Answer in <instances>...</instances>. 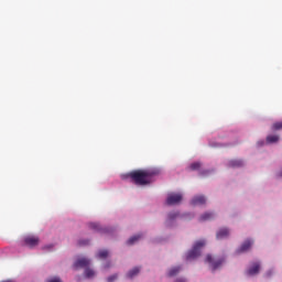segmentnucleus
Segmentation results:
<instances>
[{
	"mask_svg": "<svg viewBox=\"0 0 282 282\" xmlns=\"http://www.w3.org/2000/svg\"><path fill=\"white\" fill-rule=\"evenodd\" d=\"M206 246V240H198L194 243L192 250L187 252L186 260L191 261V259H197L199 254H202V248Z\"/></svg>",
	"mask_w": 282,
	"mask_h": 282,
	"instance_id": "f03ea898",
	"label": "nucleus"
},
{
	"mask_svg": "<svg viewBox=\"0 0 282 282\" xmlns=\"http://www.w3.org/2000/svg\"><path fill=\"white\" fill-rule=\"evenodd\" d=\"M199 169H202V163L199 162H194L189 165L191 171H199Z\"/></svg>",
	"mask_w": 282,
	"mask_h": 282,
	"instance_id": "6ab92c4d",
	"label": "nucleus"
},
{
	"mask_svg": "<svg viewBox=\"0 0 282 282\" xmlns=\"http://www.w3.org/2000/svg\"><path fill=\"white\" fill-rule=\"evenodd\" d=\"M254 241L247 239L243 241V243L240 246L239 249H237V254H241V252H248L253 246Z\"/></svg>",
	"mask_w": 282,
	"mask_h": 282,
	"instance_id": "0eeeda50",
	"label": "nucleus"
},
{
	"mask_svg": "<svg viewBox=\"0 0 282 282\" xmlns=\"http://www.w3.org/2000/svg\"><path fill=\"white\" fill-rule=\"evenodd\" d=\"M228 166L230 169H240V166H243V161H241V160H231V161H229Z\"/></svg>",
	"mask_w": 282,
	"mask_h": 282,
	"instance_id": "9b49d317",
	"label": "nucleus"
},
{
	"mask_svg": "<svg viewBox=\"0 0 282 282\" xmlns=\"http://www.w3.org/2000/svg\"><path fill=\"white\" fill-rule=\"evenodd\" d=\"M224 261H225L224 258L214 260L213 256H210V254H208L206 257V262L210 264L213 272H215V270H219V268H221V265H224Z\"/></svg>",
	"mask_w": 282,
	"mask_h": 282,
	"instance_id": "20e7f679",
	"label": "nucleus"
},
{
	"mask_svg": "<svg viewBox=\"0 0 282 282\" xmlns=\"http://www.w3.org/2000/svg\"><path fill=\"white\" fill-rule=\"evenodd\" d=\"M116 279H118V274L110 275V276L107 279V281H108V282H113V281H116Z\"/></svg>",
	"mask_w": 282,
	"mask_h": 282,
	"instance_id": "5701e85b",
	"label": "nucleus"
},
{
	"mask_svg": "<svg viewBox=\"0 0 282 282\" xmlns=\"http://www.w3.org/2000/svg\"><path fill=\"white\" fill-rule=\"evenodd\" d=\"M97 257L98 259H107L109 257V251L106 249L99 250Z\"/></svg>",
	"mask_w": 282,
	"mask_h": 282,
	"instance_id": "f3484780",
	"label": "nucleus"
},
{
	"mask_svg": "<svg viewBox=\"0 0 282 282\" xmlns=\"http://www.w3.org/2000/svg\"><path fill=\"white\" fill-rule=\"evenodd\" d=\"M192 206H204L206 204V197L200 195V196H195L192 202Z\"/></svg>",
	"mask_w": 282,
	"mask_h": 282,
	"instance_id": "6e6552de",
	"label": "nucleus"
},
{
	"mask_svg": "<svg viewBox=\"0 0 282 282\" xmlns=\"http://www.w3.org/2000/svg\"><path fill=\"white\" fill-rule=\"evenodd\" d=\"M210 219H215L214 213H205L199 217V221H210Z\"/></svg>",
	"mask_w": 282,
	"mask_h": 282,
	"instance_id": "f8f14e48",
	"label": "nucleus"
},
{
	"mask_svg": "<svg viewBox=\"0 0 282 282\" xmlns=\"http://www.w3.org/2000/svg\"><path fill=\"white\" fill-rule=\"evenodd\" d=\"M177 217H180V213H177V212H172L169 214L170 221H173V219H177Z\"/></svg>",
	"mask_w": 282,
	"mask_h": 282,
	"instance_id": "412c9836",
	"label": "nucleus"
},
{
	"mask_svg": "<svg viewBox=\"0 0 282 282\" xmlns=\"http://www.w3.org/2000/svg\"><path fill=\"white\" fill-rule=\"evenodd\" d=\"M90 261L87 258H80L74 263V268H87Z\"/></svg>",
	"mask_w": 282,
	"mask_h": 282,
	"instance_id": "1a4fd4ad",
	"label": "nucleus"
},
{
	"mask_svg": "<svg viewBox=\"0 0 282 282\" xmlns=\"http://www.w3.org/2000/svg\"><path fill=\"white\" fill-rule=\"evenodd\" d=\"M140 239H142V235H141V234L135 235V236H132V237L127 241V245H128V246H133V243H137V241H140Z\"/></svg>",
	"mask_w": 282,
	"mask_h": 282,
	"instance_id": "ddd939ff",
	"label": "nucleus"
},
{
	"mask_svg": "<svg viewBox=\"0 0 282 282\" xmlns=\"http://www.w3.org/2000/svg\"><path fill=\"white\" fill-rule=\"evenodd\" d=\"M279 141V135L276 134H270L267 137V143L268 144H274Z\"/></svg>",
	"mask_w": 282,
	"mask_h": 282,
	"instance_id": "2eb2a0df",
	"label": "nucleus"
},
{
	"mask_svg": "<svg viewBox=\"0 0 282 282\" xmlns=\"http://www.w3.org/2000/svg\"><path fill=\"white\" fill-rule=\"evenodd\" d=\"M138 274H140V268L135 267L127 273V278L133 279V276H138Z\"/></svg>",
	"mask_w": 282,
	"mask_h": 282,
	"instance_id": "4468645a",
	"label": "nucleus"
},
{
	"mask_svg": "<svg viewBox=\"0 0 282 282\" xmlns=\"http://www.w3.org/2000/svg\"><path fill=\"white\" fill-rule=\"evenodd\" d=\"M45 249H50V248H52V245H50V246H46V247H44Z\"/></svg>",
	"mask_w": 282,
	"mask_h": 282,
	"instance_id": "bb28decb",
	"label": "nucleus"
},
{
	"mask_svg": "<svg viewBox=\"0 0 282 282\" xmlns=\"http://www.w3.org/2000/svg\"><path fill=\"white\" fill-rule=\"evenodd\" d=\"M206 173H208V171H206V172H202V173H200V175H206Z\"/></svg>",
	"mask_w": 282,
	"mask_h": 282,
	"instance_id": "a878e982",
	"label": "nucleus"
},
{
	"mask_svg": "<svg viewBox=\"0 0 282 282\" xmlns=\"http://www.w3.org/2000/svg\"><path fill=\"white\" fill-rule=\"evenodd\" d=\"M155 175V172L149 170H134L127 174V177L133 182L137 186H147L151 184V178Z\"/></svg>",
	"mask_w": 282,
	"mask_h": 282,
	"instance_id": "f257e3e1",
	"label": "nucleus"
},
{
	"mask_svg": "<svg viewBox=\"0 0 282 282\" xmlns=\"http://www.w3.org/2000/svg\"><path fill=\"white\" fill-rule=\"evenodd\" d=\"M230 236V230L228 228H221L216 234L217 239H226Z\"/></svg>",
	"mask_w": 282,
	"mask_h": 282,
	"instance_id": "9d476101",
	"label": "nucleus"
},
{
	"mask_svg": "<svg viewBox=\"0 0 282 282\" xmlns=\"http://www.w3.org/2000/svg\"><path fill=\"white\" fill-rule=\"evenodd\" d=\"M89 228H90L91 230L100 231V225L97 224V223H90V224H89Z\"/></svg>",
	"mask_w": 282,
	"mask_h": 282,
	"instance_id": "4be33fe9",
	"label": "nucleus"
},
{
	"mask_svg": "<svg viewBox=\"0 0 282 282\" xmlns=\"http://www.w3.org/2000/svg\"><path fill=\"white\" fill-rule=\"evenodd\" d=\"M89 243V240H79V246H87Z\"/></svg>",
	"mask_w": 282,
	"mask_h": 282,
	"instance_id": "393cba45",
	"label": "nucleus"
},
{
	"mask_svg": "<svg viewBox=\"0 0 282 282\" xmlns=\"http://www.w3.org/2000/svg\"><path fill=\"white\" fill-rule=\"evenodd\" d=\"M182 199H184V197L182 196L181 193L169 194L167 198H166V205L167 206H175L177 204H181Z\"/></svg>",
	"mask_w": 282,
	"mask_h": 282,
	"instance_id": "7ed1b4c3",
	"label": "nucleus"
},
{
	"mask_svg": "<svg viewBox=\"0 0 282 282\" xmlns=\"http://www.w3.org/2000/svg\"><path fill=\"white\" fill-rule=\"evenodd\" d=\"M260 270H261V263L253 262L247 270V274H248V276H254L260 272Z\"/></svg>",
	"mask_w": 282,
	"mask_h": 282,
	"instance_id": "423d86ee",
	"label": "nucleus"
},
{
	"mask_svg": "<svg viewBox=\"0 0 282 282\" xmlns=\"http://www.w3.org/2000/svg\"><path fill=\"white\" fill-rule=\"evenodd\" d=\"M105 268H109V265H106Z\"/></svg>",
	"mask_w": 282,
	"mask_h": 282,
	"instance_id": "cd10ccee",
	"label": "nucleus"
},
{
	"mask_svg": "<svg viewBox=\"0 0 282 282\" xmlns=\"http://www.w3.org/2000/svg\"><path fill=\"white\" fill-rule=\"evenodd\" d=\"M47 282H63V281H61V278H51L47 280Z\"/></svg>",
	"mask_w": 282,
	"mask_h": 282,
	"instance_id": "b1692460",
	"label": "nucleus"
},
{
	"mask_svg": "<svg viewBox=\"0 0 282 282\" xmlns=\"http://www.w3.org/2000/svg\"><path fill=\"white\" fill-rule=\"evenodd\" d=\"M271 129H272V131H281V129H282V121H278V122L273 123Z\"/></svg>",
	"mask_w": 282,
	"mask_h": 282,
	"instance_id": "aec40b11",
	"label": "nucleus"
},
{
	"mask_svg": "<svg viewBox=\"0 0 282 282\" xmlns=\"http://www.w3.org/2000/svg\"><path fill=\"white\" fill-rule=\"evenodd\" d=\"M86 279H91L93 276H96V272L93 269L87 268L85 270Z\"/></svg>",
	"mask_w": 282,
	"mask_h": 282,
	"instance_id": "a211bd4d",
	"label": "nucleus"
},
{
	"mask_svg": "<svg viewBox=\"0 0 282 282\" xmlns=\"http://www.w3.org/2000/svg\"><path fill=\"white\" fill-rule=\"evenodd\" d=\"M39 243H40V239L36 236L24 237V246H26L28 248H36Z\"/></svg>",
	"mask_w": 282,
	"mask_h": 282,
	"instance_id": "39448f33",
	"label": "nucleus"
},
{
	"mask_svg": "<svg viewBox=\"0 0 282 282\" xmlns=\"http://www.w3.org/2000/svg\"><path fill=\"white\" fill-rule=\"evenodd\" d=\"M182 270V267H174L169 271V276H177L180 274V271Z\"/></svg>",
	"mask_w": 282,
	"mask_h": 282,
	"instance_id": "dca6fc26",
	"label": "nucleus"
}]
</instances>
